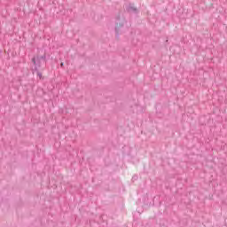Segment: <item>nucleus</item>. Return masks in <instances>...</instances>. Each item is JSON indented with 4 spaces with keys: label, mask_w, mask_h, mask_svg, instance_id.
I'll return each instance as SVG.
<instances>
[{
    "label": "nucleus",
    "mask_w": 227,
    "mask_h": 227,
    "mask_svg": "<svg viewBox=\"0 0 227 227\" xmlns=\"http://www.w3.org/2000/svg\"><path fill=\"white\" fill-rule=\"evenodd\" d=\"M133 178L135 179V180H137V176H133Z\"/></svg>",
    "instance_id": "nucleus-7"
},
{
    "label": "nucleus",
    "mask_w": 227,
    "mask_h": 227,
    "mask_svg": "<svg viewBox=\"0 0 227 227\" xmlns=\"http://www.w3.org/2000/svg\"><path fill=\"white\" fill-rule=\"evenodd\" d=\"M32 63L34 64V68L32 69V74H35V72H38V68L42 67V60L38 57L32 58Z\"/></svg>",
    "instance_id": "nucleus-2"
},
{
    "label": "nucleus",
    "mask_w": 227,
    "mask_h": 227,
    "mask_svg": "<svg viewBox=\"0 0 227 227\" xmlns=\"http://www.w3.org/2000/svg\"><path fill=\"white\" fill-rule=\"evenodd\" d=\"M126 11L128 12V13H133L135 15H137V13H139V11L137 10V8L134 7L133 4H129L127 7H126Z\"/></svg>",
    "instance_id": "nucleus-3"
},
{
    "label": "nucleus",
    "mask_w": 227,
    "mask_h": 227,
    "mask_svg": "<svg viewBox=\"0 0 227 227\" xmlns=\"http://www.w3.org/2000/svg\"><path fill=\"white\" fill-rule=\"evenodd\" d=\"M37 58H39V59H43V61H45V59H47V55L43 54V56H37Z\"/></svg>",
    "instance_id": "nucleus-5"
},
{
    "label": "nucleus",
    "mask_w": 227,
    "mask_h": 227,
    "mask_svg": "<svg viewBox=\"0 0 227 227\" xmlns=\"http://www.w3.org/2000/svg\"><path fill=\"white\" fill-rule=\"evenodd\" d=\"M125 24H127V20L125 18H121L118 16L115 20V36L116 38H120L121 33L125 31Z\"/></svg>",
    "instance_id": "nucleus-1"
},
{
    "label": "nucleus",
    "mask_w": 227,
    "mask_h": 227,
    "mask_svg": "<svg viewBox=\"0 0 227 227\" xmlns=\"http://www.w3.org/2000/svg\"><path fill=\"white\" fill-rule=\"evenodd\" d=\"M60 67H61V68H63V67H65V63L62 62V63L60 64Z\"/></svg>",
    "instance_id": "nucleus-6"
},
{
    "label": "nucleus",
    "mask_w": 227,
    "mask_h": 227,
    "mask_svg": "<svg viewBox=\"0 0 227 227\" xmlns=\"http://www.w3.org/2000/svg\"><path fill=\"white\" fill-rule=\"evenodd\" d=\"M35 73L37 74V77H39V79H43V76L42 75L40 70L37 69V71H34V74Z\"/></svg>",
    "instance_id": "nucleus-4"
}]
</instances>
